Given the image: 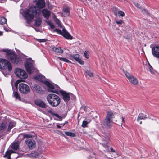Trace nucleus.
<instances>
[{
	"mask_svg": "<svg viewBox=\"0 0 159 159\" xmlns=\"http://www.w3.org/2000/svg\"><path fill=\"white\" fill-rule=\"evenodd\" d=\"M34 78L35 79L42 82H44V81H46L45 80V77L42 74H38Z\"/></svg>",
	"mask_w": 159,
	"mask_h": 159,
	"instance_id": "nucleus-20",
	"label": "nucleus"
},
{
	"mask_svg": "<svg viewBox=\"0 0 159 159\" xmlns=\"http://www.w3.org/2000/svg\"><path fill=\"white\" fill-rule=\"evenodd\" d=\"M3 34V32L0 31V36L2 35Z\"/></svg>",
	"mask_w": 159,
	"mask_h": 159,
	"instance_id": "nucleus-54",
	"label": "nucleus"
},
{
	"mask_svg": "<svg viewBox=\"0 0 159 159\" xmlns=\"http://www.w3.org/2000/svg\"><path fill=\"white\" fill-rule=\"evenodd\" d=\"M55 21L56 23L58 25V26H59L60 27H62V25L61 24L60 21L58 19L56 18L55 20Z\"/></svg>",
	"mask_w": 159,
	"mask_h": 159,
	"instance_id": "nucleus-41",
	"label": "nucleus"
},
{
	"mask_svg": "<svg viewBox=\"0 0 159 159\" xmlns=\"http://www.w3.org/2000/svg\"><path fill=\"white\" fill-rule=\"evenodd\" d=\"M44 84L47 86L48 92L57 94L59 93L60 88L57 86L55 85H54L47 81H44Z\"/></svg>",
	"mask_w": 159,
	"mask_h": 159,
	"instance_id": "nucleus-8",
	"label": "nucleus"
},
{
	"mask_svg": "<svg viewBox=\"0 0 159 159\" xmlns=\"http://www.w3.org/2000/svg\"><path fill=\"white\" fill-rule=\"evenodd\" d=\"M66 56L70 60H75L80 64L83 65L84 64V61L81 60V57L79 54L74 55L66 53Z\"/></svg>",
	"mask_w": 159,
	"mask_h": 159,
	"instance_id": "nucleus-9",
	"label": "nucleus"
},
{
	"mask_svg": "<svg viewBox=\"0 0 159 159\" xmlns=\"http://www.w3.org/2000/svg\"><path fill=\"white\" fill-rule=\"evenodd\" d=\"M49 26L51 29H53L55 27L54 25L53 24H52V23L51 25H49Z\"/></svg>",
	"mask_w": 159,
	"mask_h": 159,
	"instance_id": "nucleus-49",
	"label": "nucleus"
},
{
	"mask_svg": "<svg viewBox=\"0 0 159 159\" xmlns=\"http://www.w3.org/2000/svg\"><path fill=\"white\" fill-rule=\"evenodd\" d=\"M4 29L5 30V27L4 28Z\"/></svg>",
	"mask_w": 159,
	"mask_h": 159,
	"instance_id": "nucleus-60",
	"label": "nucleus"
},
{
	"mask_svg": "<svg viewBox=\"0 0 159 159\" xmlns=\"http://www.w3.org/2000/svg\"><path fill=\"white\" fill-rule=\"evenodd\" d=\"M40 14V11L36 10V7L34 6H31L23 12V16L28 24L30 23L34 17H39Z\"/></svg>",
	"mask_w": 159,
	"mask_h": 159,
	"instance_id": "nucleus-1",
	"label": "nucleus"
},
{
	"mask_svg": "<svg viewBox=\"0 0 159 159\" xmlns=\"http://www.w3.org/2000/svg\"><path fill=\"white\" fill-rule=\"evenodd\" d=\"M19 143L18 142L13 143L11 145V148L15 150H17L19 148Z\"/></svg>",
	"mask_w": 159,
	"mask_h": 159,
	"instance_id": "nucleus-23",
	"label": "nucleus"
},
{
	"mask_svg": "<svg viewBox=\"0 0 159 159\" xmlns=\"http://www.w3.org/2000/svg\"><path fill=\"white\" fill-rule=\"evenodd\" d=\"M54 32H56L58 34L63 36L64 38L68 39H72L73 37L66 31L65 28H63L62 31L59 29L56 28L53 30Z\"/></svg>",
	"mask_w": 159,
	"mask_h": 159,
	"instance_id": "nucleus-10",
	"label": "nucleus"
},
{
	"mask_svg": "<svg viewBox=\"0 0 159 159\" xmlns=\"http://www.w3.org/2000/svg\"><path fill=\"white\" fill-rule=\"evenodd\" d=\"M6 52V56L7 58L13 63L20 64L21 62V58L18 56L11 50H3Z\"/></svg>",
	"mask_w": 159,
	"mask_h": 159,
	"instance_id": "nucleus-4",
	"label": "nucleus"
},
{
	"mask_svg": "<svg viewBox=\"0 0 159 159\" xmlns=\"http://www.w3.org/2000/svg\"><path fill=\"white\" fill-rule=\"evenodd\" d=\"M115 114L111 111L107 112L106 116L102 123L103 126L106 128H110L113 123V119L115 117Z\"/></svg>",
	"mask_w": 159,
	"mask_h": 159,
	"instance_id": "nucleus-2",
	"label": "nucleus"
},
{
	"mask_svg": "<svg viewBox=\"0 0 159 159\" xmlns=\"http://www.w3.org/2000/svg\"><path fill=\"white\" fill-rule=\"evenodd\" d=\"M7 20L3 17H2L0 18V24H3L6 23Z\"/></svg>",
	"mask_w": 159,
	"mask_h": 159,
	"instance_id": "nucleus-31",
	"label": "nucleus"
},
{
	"mask_svg": "<svg viewBox=\"0 0 159 159\" xmlns=\"http://www.w3.org/2000/svg\"><path fill=\"white\" fill-rule=\"evenodd\" d=\"M57 126L58 128H60L61 127V126H59V125H57Z\"/></svg>",
	"mask_w": 159,
	"mask_h": 159,
	"instance_id": "nucleus-56",
	"label": "nucleus"
},
{
	"mask_svg": "<svg viewBox=\"0 0 159 159\" xmlns=\"http://www.w3.org/2000/svg\"><path fill=\"white\" fill-rule=\"evenodd\" d=\"M142 121H140V122L139 124H142Z\"/></svg>",
	"mask_w": 159,
	"mask_h": 159,
	"instance_id": "nucleus-58",
	"label": "nucleus"
},
{
	"mask_svg": "<svg viewBox=\"0 0 159 159\" xmlns=\"http://www.w3.org/2000/svg\"><path fill=\"white\" fill-rule=\"evenodd\" d=\"M6 127V125L4 123H2L0 125V130H3Z\"/></svg>",
	"mask_w": 159,
	"mask_h": 159,
	"instance_id": "nucleus-39",
	"label": "nucleus"
},
{
	"mask_svg": "<svg viewBox=\"0 0 159 159\" xmlns=\"http://www.w3.org/2000/svg\"><path fill=\"white\" fill-rule=\"evenodd\" d=\"M118 14L119 16H121L122 17H124L125 16V14L123 11L120 10L118 12Z\"/></svg>",
	"mask_w": 159,
	"mask_h": 159,
	"instance_id": "nucleus-36",
	"label": "nucleus"
},
{
	"mask_svg": "<svg viewBox=\"0 0 159 159\" xmlns=\"http://www.w3.org/2000/svg\"><path fill=\"white\" fill-rule=\"evenodd\" d=\"M67 122H65V123H67Z\"/></svg>",
	"mask_w": 159,
	"mask_h": 159,
	"instance_id": "nucleus-59",
	"label": "nucleus"
},
{
	"mask_svg": "<svg viewBox=\"0 0 159 159\" xmlns=\"http://www.w3.org/2000/svg\"><path fill=\"white\" fill-rule=\"evenodd\" d=\"M34 64V62L33 60H32L31 58L28 59L25 62V67L29 74H31L34 71L35 69Z\"/></svg>",
	"mask_w": 159,
	"mask_h": 159,
	"instance_id": "nucleus-6",
	"label": "nucleus"
},
{
	"mask_svg": "<svg viewBox=\"0 0 159 159\" xmlns=\"http://www.w3.org/2000/svg\"><path fill=\"white\" fill-rule=\"evenodd\" d=\"M63 97V98L66 102H68L70 99V95H72L71 93H67L65 91H63L61 93Z\"/></svg>",
	"mask_w": 159,
	"mask_h": 159,
	"instance_id": "nucleus-15",
	"label": "nucleus"
},
{
	"mask_svg": "<svg viewBox=\"0 0 159 159\" xmlns=\"http://www.w3.org/2000/svg\"><path fill=\"white\" fill-rule=\"evenodd\" d=\"M125 74L126 77L132 84L135 85H137L138 84V81L136 78L130 75L129 73L127 71L125 72Z\"/></svg>",
	"mask_w": 159,
	"mask_h": 159,
	"instance_id": "nucleus-13",
	"label": "nucleus"
},
{
	"mask_svg": "<svg viewBox=\"0 0 159 159\" xmlns=\"http://www.w3.org/2000/svg\"><path fill=\"white\" fill-rule=\"evenodd\" d=\"M46 22L49 25H51L52 23L51 21L50 20H46Z\"/></svg>",
	"mask_w": 159,
	"mask_h": 159,
	"instance_id": "nucleus-47",
	"label": "nucleus"
},
{
	"mask_svg": "<svg viewBox=\"0 0 159 159\" xmlns=\"http://www.w3.org/2000/svg\"><path fill=\"white\" fill-rule=\"evenodd\" d=\"M152 50H159V45L154 46L153 44H151L150 46Z\"/></svg>",
	"mask_w": 159,
	"mask_h": 159,
	"instance_id": "nucleus-34",
	"label": "nucleus"
},
{
	"mask_svg": "<svg viewBox=\"0 0 159 159\" xmlns=\"http://www.w3.org/2000/svg\"><path fill=\"white\" fill-rule=\"evenodd\" d=\"M6 50H7V49H6Z\"/></svg>",
	"mask_w": 159,
	"mask_h": 159,
	"instance_id": "nucleus-62",
	"label": "nucleus"
},
{
	"mask_svg": "<svg viewBox=\"0 0 159 159\" xmlns=\"http://www.w3.org/2000/svg\"><path fill=\"white\" fill-rule=\"evenodd\" d=\"M47 101L52 107H56L58 106L61 102V99L57 95L50 93L47 97Z\"/></svg>",
	"mask_w": 159,
	"mask_h": 159,
	"instance_id": "nucleus-5",
	"label": "nucleus"
},
{
	"mask_svg": "<svg viewBox=\"0 0 159 159\" xmlns=\"http://www.w3.org/2000/svg\"><path fill=\"white\" fill-rule=\"evenodd\" d=\"M134 4H135V6L137 7V8H139V5L137 3H134Z\"/></svg>",
	"mask_w": 159,
	"mask_h": 159,
	"instance_id": "nucleus-52",
	"label": "nucleus"
},
{
	"mask_svg": "<svg viewBox=\"0 0 159 159\" xmlns=\"http://www.w3.org/2000/svg\"><path fill=\"white\" fill-rule=\"evenodd\" d=\"M13 95L14 97L17 99L20 100V97L18 92L17 91H14Z\"/></svg>",
	"mask_w": 159,
	"mask_h": 159,
	"instance_id": "nucleus-29",
	"label": "nucleus"
},
{
	"mask_svg": "<svg viewBox=\"0 0 159 159\" xmlns=\"http://www.w3.org/2000/svg\"><path fill=\"white\" fill-rule=\"evenodd\" d=\"M48 113L52 114V115L55 116L57 117L60 119L61 118V116H59L58 114L54 113L52 112V111L51 110H48Z\"/></svg>",
	"mask_w": 159,
	"mask_h": 159,
	"instance_id": "nucleus-32",
	"label": "nucleus"
},
{
	"mask_svg": "<svg viewBox=\"0 0 159 159\" xmlns=\"http://www.w3.org/2000/svg\"><path fill=\"white\" fill-rule=\"evenodd\" d=\"M142 12L143 13H147L148 14L147 11L146 10L144 9L143 10Z\"/></svg>",
	"mask_w": 159,
	"mask_h": 159,
	"instance_id": "nucleus-50",
	"label": "nucleus"
},
{
	"mask_svg": "<svg viewBox=\"0 0 159 159\" xmlns=\"http://www.w3.org/2000/svg\"><path fill=\"white\" fill-rule=\"evenodd\" d=\"M150 65V67L149 68V70L150 72L152 73L153 74L154 73V71L152 70V66L149 65Z\"/></svg>",
	"mask_w": 159,
	"mask_h": 159,
	"instance_id": "nucleus-46",
	"label": "nucleus"
},
{
	"mask_svg": "<svg viewBox=\"0 0 159 159\" xmlns=\"http://www.w3.org/2000/svg\"><path fill=\"white\" fill-rule=\"evenodd\" d=\"M110 149L111 152H115V151L113 149V148H112V147L110 148Z\"/></svg>",
	"mask_w": 159,
	"mask_h": 159,
	"instance_id": "nucleus-51",
	"label": "nucleus"
},
{
	"mask_svg": "<svg viewBox=\"0 0 159 159\" xmlns=\"http://www.w3.org/2000/svg\"><path fill=\"white\" fill-rule=\"evenodd\" d=\"M55 50H61V48L60 47H59L57 48H55Z\"/></svg>",
	"mask_w": 159,
	"mask_h": 159,
	"instance_id": "nucleus-53",
	"label": "nucleus"
},
{
	"mask_svg": "<svg viewBox=\"0 0 159 159\" xmlns=\"http://www.w3.org/2000/svg\"><path fill=\"white\" fill-rule=\"evenodd\" d=\"M54 51L55 52L56 54H58V53H59L60 54H61L63 53V50H54Z\"/></svg>",
	"mask_w": 159,
	"mask_h": 159,
	"instance_id": "nucleus-43",
	"label": "nucleus"
},
{
	"mask_svg": "<svg viewBox=\"0 0 159 159\" xmlns=\"http://www.w3.org/2000/svg\"><path fill=\"white\" fill-rule=\"evenodd\" d=\"M112 11L114 13V14L115 15L117 16V13L118 12V8L115 7H112Z\"/></svg>",
	"mask_w": 159,
	"mask_h": 159,
	"instance_id": "nucleus-33",
	"label": "nucleus"
},
{
	"mask_svg": "<svg viewBox=\"0 0 159 159\" xmlns=\"http://www.w3.org/2000/svg\"><path fill=\"white\" fill-rule=\"evenodd\" d=\"M36 105L42 108H45L47 105L43 101L40 100H37L35 101Z\"/></svg>",
	"mask_w": 159,
	"mask_h": 159,
	"instance_id": "nucleus-17",
	"label": "nucleus"
},
{
	"mask_svg": "<svg viewBox=\"0 0 159 159\" xmlns=\"http://www.w3.org/2000/svg\"><path fill=\"white\" fill-rule=\"evenodd\" d=\"M38 8H42L45 6V3L44 0H39L36 4Z\"/></svg>",
	"mask_w": 159,
	"mask_h": 159,
	"instance_id": "nucleus-19",
	"label": "nucleus"
},
{
	"mask_svg": "<svg viewBox=\"0 0 159 159\" xmlns=\"http://www.w3.org/2000/svg\"><path fill=\"white\" fill-rule=\"evenodd\" d=\"M11 154L10 152L7 151L6 152L5 155H4L3 157L7 158L8 159H11Z\"/></svg>",
	"mask_w": 159,
	"mask_h": 159,
	"instance_id": "nucleus-30",
	"label": "nucleus"
},
{
	"mask_svg": "<svg viewBox=\"0 0 159 159\" xmlns=\"http://www.w3.org/2000/svg\"><path fill=\"white\" fill-rule=\"evenodd\" d=\"M86 73L90 77H92L93 76L92 73L89 71H87Z\"/></svg>",
	"mask_w": 159,
	"mask_h": 159,
	"instance_id": "nucleus-44",
	"label": "nucleus"
},
{
	"mask_svg": "<svg viewBox=\"0 0 159 159\" xmlns=\"http://www.w3.org/2000/svg\"><path fill=\"white\" fill-rule=\"evenodd\" d=\"M15 86H16V88H17V85H16V84H15Z\"/></svg>",
	"mask_w": 159,
	"mask_h": 159,
	"instance_id": "nucleus-57",
	"label": "nucleus"
},
{
	"mask_svg": "<svg viewBox=\"0 0 159 159\" xmlns=\"http://www.w3.org/2000/svg\"><path fill=\"white\" fill-rule=\"evenodd\" d=\"M88 123V122L87 121H85L84 120L82 122V126L83 128H85L86 127Z\"/></svg>",
	"mask_w": 159,
	"mask_h": 159,
	"instance_id": "nucleus-40",
	"label": "nucleus"
},
{
	"mask_svg": "<svg viewBox=\"0 0 159 159\" xmlns=\"http://www.w3.org/2000/svg\"><path fill=\"white\" fill-rule=\"evenodd\" d=\"M84 57L86 58H89V52L88 50H85L84 52Z\"/></svg>",
	"mask_w": 159,
	"mask_h": 159,
	"instance_id": "nucleus-37",
	"label": "nucleus"
},
{
	"mask_svg": "<svg viewBox=\"0 0 159 159\" xmlns=\"http://www.w3.org/2000/svg\"><path fill=\"white\" fill-rule=\"evenodd\" d=\"M62 11H63L62 14L64 17L68 16L70 15V8L68 6L64 7H63Z\"/></svg>",
	"mask_w": 159,
	"mask_h": 159,
	"instance_id": "nucleus-16",
	"label": "nucleus"
},
{
	"mask_svg": "<svg viewBox=\"0 0 159 159\" xmlns=\"http://www.w3.org/2000/svg\"><path fill=\"white\" fill-rule=\"evenodd\" d=\"M38 153L36 152H33L31 153L28 154V157L31 158H36L38 156Z\"/></svg>",
	"mask_w": 159,
	"mask_h": 159,
	"instance_id": "nucleus-21",
	"label": "nucleus"
},
{
	"mask_svg": "<svg viewBox=\"0 0 159 159\" xmlns=\"http://www.w3.org/2000/svg\"><path fill=\"white\" fill-rule=\"evenodd\" d=\"M44 17L46 19H48L51 15V13L50 11L47 9H44L42 10L41 12Z\"/></svg>",
	"mask_w": 159,
	"mask_h": 159,
	"instance_id": "nucleus-18",
	"label": "nucleus"
},
{
	"mask_svg": "<svg viewBox=\"0 0 159 159\" xmlns=\"http://www.w3.org/2000/svg\"><path fill=\"white\" fill-rule=\"evenodd\" d=\"M30 149L34 148L36 146L35 141L31 139H27L25 141Z\"/></svg>",
	"mask_w": 159,
	"mask_h": 159,
	"instance_id": "nucleus-14",
	"label": "nucleus"
},
{
	"mask_svg": "<svg viewBox=\"0 0 159 159\" xmlns=\"http://www.w3.org/2000/svg\"><path fill=\"white\" fill-rule=\"evenodd\" d=\"M19 91L23 94H27L30 91V89L29 86L24 83H21L19 84Z\"/></svg>",
	"mask_w": 159,
	"mask_h": 159,
	"instance_id": "nucleus-12",
	"label": "nucleus"
},
{
	"mask_svg": "<svg viewBox=\"0 0 159 159\" xmlns=\"http://www.w3.org/2000/svg\"><path fill=\"white\" fill-rule=\"evenodd\" d=\"M58 58L60 60L62 61H64L65 62L67 63H70V61L67 59L65 58H62L60 57H58Z\"/></svg>",
	"mask_w": 159,
	"mask_h": 159,
	"instance_id": "nucleus-35",
	"label": "nucleus"
},
{
	"mask_svg": "<svg viewBox=\"0 0 159 159\" xmlns=\"http://www.w3.org/2000/svg\"><path fill=\"white\" fill-rule=\"evenodd\" d=\"M22 137L23 138H31L32 136L30 134H21L19 135L18 137Z\"/></svg>",
	"mask_w": 159,
	"mask_h": 159,
	"instance_id": "nucleus-26",
	"label": "nucleus"
},
{
	"mask_svg": "<svg viewBox=\"0 0 159 159\" xmlns=\"http://www.w3.org/2000/svg\"><path fill=\"white\" fill-rule=\"evenodd\" d=\"M0 69L2 70L7 69L8 70L10 71L12 70V65L8 60L0 58Z\"/></svg>",
	"mask_w": 159,
	"mask_h": 159,
	"instance_id": "nucleus-7",
	"label": "nucleus"
},
{
	"mask_svg": "<svg viewBox=\"0 0 159 159\" xmlns=\"http://www.w3.org/2000/svg\"><path fill=\"white\" fill-rule=\"evenodd\" d=\"M41 23L42 19L41 18H39L35 20V25L39 27L41 25Z\"/></svg>",
	"mask_w": 159,
	"mask_h": 159,
	"instance_id": "nucleus-24",
	"label": "nucleus"
},
{
	"mask_svg": "<svg viewBox=\"0 0 159 159\" xmlns=\"http://www.w3.org/2000/svg\"><path fill=\"white\" fill-rule=\"evenodd\" d=\"M8 151H9V152H10V154H11V155L12 153H15V152H14V151H13V150H8Z\"/></svg>",
	"mask_w": 159,
	"mask_h": 159,
	"instance_id": "nucleus-48",
	"label": "nucleus"
},
{
	"mask_svg": "<svg viewBox=\"0 0 159 159\" xmlns=\"http://www.w3.org/2000/svg\"><path fill=\"white\" fill-rule=\"evenodd\" d=\"M36 40L39 42H45L46 41V39H36Z\"/></svg>",
	"mask_w": 159,
	"mask_h": 159,
	"instance_id": "nucleus-45",
	"label": "nucleus"
},
{
	"mask_svg": "<svg viewBox=\"0 0 159 159\" xmlns=\"http://www.w3.org/2000/svg\"><path fill=\"white\" fill-rule=\"evenodd\" d=\"M124 118H123V117H122V122H124Z\"/></svg>",
	"mask_w": 159,
	"mask_h": 159,
	"instance_id": "nucleus-55",
	"label": "nucleus"
},
{
	"mask_svg": "<svg viewBox=\"0 0 159 159\" xmlns=\"http://www.w3.org/2000/svg\"><path fill=\"white\" fill-rule=\"evenodd\" d=\"M152 53L154 57L159 58V50H152Z\"/></svg>",
	"mask_w": 159,
	"mask_h": 159,
	"instance_id": "nucleus-25",
	"label": "nucleus"
},
{
	"mask_svg": "<svg viewBox=\"0 0 159 159\" xmlns=\"http://www.w3.org/2000/svg\"><path fill=\"white\" fill-rule=\"evenodd\" d=\"M104 148H105V151H108L109 150L108 147L107 145V142L106 143H100Z\"/></svg>",
	"mask_w": 159,
	"mask_h": 159,
	"instance_id": "nucleus-38",
	"label": "nucleus"
},
{
	"mask_svg": "<svg viewBox=\"0 0 159 159\" xmlns=\"http://www.w3.org/2000/svg\"><path fill=\"white\" fill-rule=\"evenodd\" d=\"M147 118V116L143 114L140 113L137 118V120L139 121L141 120H145Z\"/></svg>",
	"mask_w": 159,
	"mask_h": 159,
	"instance_id": "nucleus-22",
	"label": "nucleus"
},
{
	"mask_svg": "<svg viewBox=\"0 0 159 159\" xmlns=\"http://www.w3.org/2000/svg\"><path fill=\"white\" fill-rule=\"evenodd\" d=\"M65 123H64V124L63 125H64L65 124Z\"/></svg>",
	"mask_w": 159,
	"mask_h": 159,
	"instance_id": "nucleus-61",
	"label": "nucleus"
},
{
	"mask_svg": "<svg viewBox=\"0 0 159 159\" xmlns=\"http://www.w3.org/2000/svg\"><path fill=\"white\" fill-rule=\"evenodd\" d=\"M115 114L111 111L107 112L106 116L102 123L103 126L106 128H110L113 123V119L115 117Z\"/></svg>",
	"mask_w": 159,
	"mask_h": 159,
	"instance_id": "nucleus-3",
	"label": "nucleus"
},
{
	"mask_svg": "<svg viewBox=\"0 0 159 159\" xmlns=\"http://www.w3.org/2000/svg\"><path fill=\"white\" fill-rule=\"evenodd\" d=\"M116 23L117 25H121L124 23V21L123 20H121L119 21H116Z\"/></svg>",
	"mask_w": 159,
	"mask_h": 159,
	"instance_id": "nucleus-42",
	"label": "nucleus"
},
{
	"mask_svg": "<svg viewBox=\"0 0 159 159\" xmlns=\"http://www.w3.org/2000/svg\"><path fill=\"white\" fill-rule=\"evenodd\" d=\"M15 73L17 77L22 79H25L28 77V75L25 71L20 68L16 69L15 70Z\"/></svg>",
	"mask_w": 159,
	"mask_h": 159,
	"instance_id": "nucleus-11",
	"label": "nucleus"
},
{
	"mask_svg": "<svg viewBox=\"0 0 159 159\" xmlns=\"http://www.w3.org/2000/svg\"><path fill=\"white\" fill-rule=\"evenodd\" d=\"M15 125L16 124L15 122H10L8 125L7 131H10L11 129L15 126Z\"/></svg>",
	"mask_w": 159,
	"mask_h": 159,
	"instance_id": "nucleus-27",
	"label": "nucleus"
},
{
	"mask_svg": "<svg viewBox=\"0 0 159 159\" xmlns=\"http://www.w3.org/2000/svg\"><path fill=\"white\" fill-rule=\"evenodd\" d=\"M65 134L67 136L72 137H74L75 136V134L70 132H65Z\"/></svg>",
	"mask_w": 159,
	"mask_h": 159,
	"instance_id": "nucleus-28",
	"label": "nucleus"
},
{
	"mask_svg": "<svg viewBox=\"0 0 159 159\" xmlns=\"http://www.w3.org/2000/svg\"><path fill=\"white\" fill-rule=\"evenodd\" d=\"M125 1V0H124Z\"/></svg>",
	"mask_w": 159,
	"mask_h": 159,
	"instance_id": "nucleus-63",
	"label": "nucleus"
}]
</instances>
